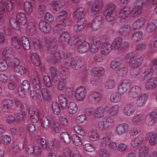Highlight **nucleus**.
Here are the masks:
<instances>
[{"instance_id":"nucleus-1","label":"nucleus","mask_w":157,"mask_h":157,"mask_svg":"<svg viewBox=\"0 0 157 157\" xmlns=\"http://www.w3.org/2000/svg\"><path fill=\"white\" fill-rule=\"evenodd\" d=\"M44 41L48 47L47 51L49 53L53 54L56 52L57 44L56 39H50L46 36L44 37Z\"/></svg>"},{"instance_id":"nucleus-2","label":"nucleus","mask_w":157,"mask_h":157,"mask_svg":"<svg viewBox=\"0 0 157 157\" xmlns=\"http://www.w3.org/2000/svg\"><path fill=\"white\" fill-rule=\"evenodd\" d=\"M84 59L82 57H75L68 60L67 63L70 64L72 68L75 70L79 69L84 64Z\"/></svg>"},{"instance_id":"nucleus-3","label":"nucleus","mask_w":157,"mask_h":157,"mask_svg":"<svg viewBox=\"0 0 157 157\" xmlns=\"http://www.w3.org/2000/svg\"><path fill=\"white\" fill-rule=\"evenodd\" d=\"M70 36L69 34L67 32H65L63 33L60 36L59 41L61 43L63 44H68L72 46L78 43L77 39H75L72 41V42L71 43L70 42L72 40H70Z\"/></svg>"},{"instance_id":"nucleus-4","label":"nucleus","mask_w":157,"mask_h":157,"mask_svg":"<svg viewBox=\"0 0 157 157\" xmlns=\"http://www.w3.org/2000/svg\"><path fill=\"white\" fill-rule=\"evenodd\" d=\"M103 24V18L102 16H97L90 24L91 29L94 31L99 29L102 27Z\"/></svg>"},{"instance_id":"nucleus-5","label":"nucleus","mask_w":157,"mask_h":157,"mask_svg":"<svg viewBox=\"0 0 157 157\" xmlns=\"http://www.w3.org/2000/svg\"><path fill=\"white\" fill-rule=\"evenodd\" d=\"M87 98L90 103L96 104L101 99V94L97 91L90 92L88 93Z\"/></svg>"},{"instance_id":"nucleus-6","label":"nucleus","mask_w":157,"mask_h":157,"mask_svg":"<svg viewBox=\"0 0 157 157\" xmlns=\"http://www.w3.org/2000/svg\"><path fill=\"white\" fill-rule=\"evenodd\" d=\"M157 120V113L151 112L147 115L145 118V122L149 125L154 124Z\"/></svg>"},{"instance_id":"nucleus-7","label":"nucleus","mask_w":157,"mask_h":157,"mask_svg":"<svg viewBox=\"0 0 157 157\" xmlns=\"http://www.w3.org/2000/svg\"><path fill=\"white\" fill-rule=\"evenodd\" d=\"M143 60V58L141 57L134 56L130 59L129 65L133 68H137L141 65Z\"/></svg>"},{"instance_id":"nucleus-8","label":"nucleus","mask_w":157,"mask_h":157,"mask_svg":"<svg viewBox=\"0 0 157 157\" xmlns=\"http://www.w3.org/2000/svg\"><path fill=\"white\" fill-rule=\"evenodd\" d=\"M39 28L43 33H48L51 30L49 23L45 21L41 20L39 23Z\"/></svg>"},{"instance_id":"nucleus-9","label":"nucleus","mask_w":157,"mask_h":157,"mask_svg":"<svg viewBox=\"0 0 157 157\" xmlns=\"http://www.w3.org/2000/svg\"><path fill=\"white\" fill-rule=\"evenodd\" d=\"M86 13V10L83 7H80L73 12V17L75 19H78L84 18Z\"/></svg>"},{"instance_id":"nucleus-10","label":"nucleus","mask_w":157,"mask_h":157,"mask_svg":"<svg viewBox=\"0 0 157 157\" xmlns=\"http://www.w3.org/2000/svg\"><path fill=\"white\" fill-rule=\"evenodd\" d=\"M87 93L86 89H76L75 97L79 101H82L85 98Z\"/></svg>"},{"instance_id":"nucleus-11","label":"nucleus","mask_w":157,"mask_h":157,"mask_svg":"<svg viewBox=\"0 0 157 157\" xmlns=\"http://www.w3.org/2000/svg\"><path fill=\"white\" fill-rule=\"evenodd\" d=\"M130 9L128 7H124L119 12L120 21L121 23L124 22L125 19L130 13Z\"/></svg>"},{"instance_id":"nucleus-12","label":"nucleus","mask_w":157,"mask_h":157,"mask_svg":"<svg viewBox=\"0 0 157 157\" xmlns=\"http://www.w3.org/2000/svg\"><path fill=\"white\" fill-rule=\"evenodd\" d=\"M67 13L66 11H63L58 13L56 19V26H58L62 24L63 21L67 18Z\"/></svg>"},{"instance_id":"nucleus-13","label":"nucleus","mask_w":157,"mask_h":157,"mask_svg":"<svg viewBox=\"0 0 157 157\" xmlns=\"http://www.w3.org/2000/svg\"><path fill=\"white\" fill-rule=\"evenodd\" d=\"M136 110L135 106L132 104H129L126 105L124 109V114L127 116L132 115Z\"/></svg>"},{"instance_id":"nucleus-14","label":"nucleus","mask_w":157,"mask_h":157,"mask_svg":"<svg viewBox=\"0 0 157 157\" xmlns=\"http://www.w3.org/2000/svg\"><path fill=\"white\" fill-rule=\"evenodd\" d=\"M2 110L3 112L8 113L13 104V101L10 99H5L2 101Z\"/></svg>"},{"instance_id":"nucleus-15","label":"nucleus","mask_w":157,"mask_h":157,"mask_svg":"<svg viewBox=\"0 0 157 157\" xmlns=\"http://www.w3.org/2000/svg\"><path fill=\"white\" fill-rule=\"evenodd\" d=\"M55 56H58L59 58L62 59H66V62L68 60L71 59V54L67 52L61 51H59L56 52H55Z\"/></svg>"},{"instance_id":"nucleus-16","label":"nucleus","mask_w":157,"mask_h":157,"mask_svg":"<svg viewBox=\"0 0 157 157\" xmlns=\"http://www.w3.org/2000/svg\"><path fill=\"white\" fill-rule=\"evenodd\" d=\"M105 73V69L101 67H97L94 68L92 70V75L97 77L101 76L104 74Z\"/></svg>"},{"instance_id":"nucleus-17","label":"nucleus","mask_w":157,"mask_h":157,"mask_svg":"<svg viewBox=\"0 0 157 157\" xmlns=\"http://www.w3.org/2000/svg\"><path fill=\"white\" fill-rule=\"evenodd\" d=\"M148 98V94H140L136 102L137 106L138 107H142L145 104Z\"/></svg>"},{"instance_id":"nucleus-18","label":"nucleus","mask_w":157,"mask_h":157,"mask_svg":"<svg viewBox=\"0 0 157 157\" xmlns=\"http://www.w3.org/2000/svg\"><path fill=\"white\" fill-rule=\"evenodd\" d=\"M112 49L111 45L109 43H105L101 45V54L106 55L108 54Z\"/></svg>"},{"instance_id":"nucleus-19","label":"nucleus","mask_w":157,"mask_h":157,"mask_svg":"<svg viewBox=\"0 0 157 157\" xmlns=\"http://www.w3.org/2000/svg\"><path fill=\"white\" fill-rule=\"evenodd\" d=\"M65 4L63 0H56L52 2V6L54 10L57 11L60 10Z\"/></svg>"},{"instance_id":"nucleus-20","label":"nucleus","mask_w":157,"mask_h":157,"mask_svg":"<svg viewBox=\"0 0 157 157\" xmlns=\"http://www.w3.org/2000/svg\"><path fill=\"white\" fill-rule=\"evenodd\" d=\"M17 21L20 24L25 25L27 22V19L25 14L22 12L18 13L16 15Z\"/></svg>"},{"instance_id":"nucleus-21","label":"nucleus","mask_w":157,"mask_h":157,"mask_svg":"<svg viewBox=\"0 0 157 157\" xmlns=\"http://www.w3.org/2000/svg\"><path fill=\"white\" fill-rule=\"evenodd\" d=\"M128 45V42L123 41L121 37H118V52H121L125 50Z\"/></svg>"},{"instance_id":"nucleus-22","label":"nucleus","mask_w":157,"mask_h":157,"mask_svg":"<svg viewBox=\"0 0 157 157\" xmlns=\"http://www.w3.org/2000/svg\"><path fill=\"white\" fill-rule=\"evenodd\" d=\"M145 87L146 88H157V78H153L149 79L146 83Z\"/></svg>"},{"instance_id":"nucleus-23","label":"nucleus","mask_w":157,"mask_h":157,"mask_svg":"<svg viewBox=\"0 0 157 157\" xmlns=\"http://www.w3.org/2000/svg\"><path fill=\"white\" fill-rule=\"evenodd\" d=\"M89 43L86 41H84L78 46L77 50L78 52L82 53L86 52L89 49Z\"/></svg>"},{"instance_id":"nucleus-24","label":"nucleus","mask_w":157,"mask_h":157,"mask_svg":"<svg viewBox=\"0 0 157 157\" xmlns=\"http://www.w3.org/2000/svg\"><path fill=\"white\" fill-rule=\"evenodd\" d=\"M157 27V20H154L148 24L147 27V31L148 33L152 32Z\"/></svg>"},{"instance_id":"nucleus-25","label":"nucleus","mask_w":157,"mask_h":157,"mask_svg":"<svg viewBox=\"0 0 157 157\" xmlns=\"http://www.w3.org/2000/svg\"><path fill=\"white\" fill-rule=\"evenodd\" d=\"M59 102L63 109H65L67 106V99L65 95L61 94L58 97Z\"/></svg>"},{"instance_id":"nucleus-26","label":"nucleus","mask_w":157,"mask_h":157,"mask_svg":"<svg viewBox=\"0 0 157 157\" xmlns=\"http://www.w3.org/2000/svg\"><path fill=\"white\" fill-rule=\"evenodd\" d=\"M100 40L95 41L93 42L90 46V50L92 53H94L98 51L101 45Z\"/></svg>"},{"instance_id":"nucleus-27","label":"nucleus","mask_w":157,"mask_h":157,"mask_svg":"<svg viewBox=\"0 0 157 157\" xmlns=\"http://www.w3.org/2000/svg\"><path fill=\"white\" fill-rule=\"evenodd\" d=\"M40 121L41 126L43 128L47 129L49 128L51 121H49L47 117L42 116L41 118Z\"/></svg>"},{"instance_id":"nucleus-28","label":"nucleus","mask_w":157,"mask_h":157,"mask_svg":"<svg viewBox=\"0 0 157 157\" xmlns=\"http://www.w3.org/2000/svg\"><path fill=\"white\" fill-rule=\"evenodd\" d=\"M29 116L31 120L33 122H36L39 119V113L37 112L33 111L31 110L29 111Z\"/></svg>"},{"instance_id":"nucleus-29","label":"nucleus","mask_w":157,"mask_h":157,"mask_svg":"<svg viewBox=\"0 0 157 157\" xmlns=\"http://www.w3.org/2000/svg\"><path fill=\"white\" fill-rule=\"evenodd\" d=\"M36 28L34 23L30 22L27 24V29L28 34L32 36L36 33Z\"/></svg>"},{"instance_id":"nucleus-30","label":"nucleus","mask_w":157,"mask_h":157,"mask_svg":"<svg viewBox=\"0 0 157 157\" xmlns=\"http://www.w3.org/2000/svg\"><path fill=\"white\" fill-rule=\"evenodd\" d=\"M128 128V125L126 123L118 124V135H121L126 133Z\"/></svg>"},{"instance_id":"nucleus-31","label":"nucleus","mask_w":157,"mask_h":157,"mask_svg":"<svg viewBox=\"0 0 157 157\" xmlns=\"http://www.w3.org/2000/svg\"><path fill=\"white\" fill-rule=\"evenodd\" d=\"M108 134L107 137H103L101 140V143L103 147L108 146L110 142V138L111 136H112V134L110 132H109Z\"/></svg>"},{"instance_id":"nucleus-32","label":"nucleus","mask_w":157,"mask_h":157,"mask_svg":"<svg viewBox=\"0 0 157 157\" xmlns=\"http://www.w3.org/2000/svg\"><path fill=\"white\" fill-rule=\"evenodd\" d=\"M31 60L33 64L36 66L39 67L40 64L39 56L36 53H33L31 55Z\"/></svg>"},{"instance_id":"nucleus-33","label":"nucleus","mask_w":157,"mask_h":157,"mask_svg":"<svg viewBox=\"0 0 157 157\" xmlns=\"http://www.w3.org/2000/svg\"><path fill=\"white\" fill-rule=\"evenodd\" d=\"M12 44L14 48L17 49H19L22 46V44L20 40L17 37L12 38Z\"/></svg>"},{"instance_id":"nucleus-34","label":"nucleus","mask_w":157,"mask_h":157,"mask_svg":"<svg viewBox=\"0 0 157 157\" xmlns=\"http://www.w3.org/2000/svg\"><path fill=\"white\" fill-rule=\"evenodd\" d=\"M140 89H130L128 93V96L132 98H135L141 94Z\"/></svg>"},{"instance_id":"nucleus-35","label":"nucleus","mask_w":157,"mask_h":157,"mask_svg":"<svg viewBox=\"0 0 157 157\" xmlns=\"http://www.w3.org/2000/svg\"><path fill=\"white\" fill-rule=\"evenodd\" d=\"M104 108L99 107L96 108L94 111V115L95 117L100 118L104 115Z\"/></svg>"},{"instance_id":"nucleus-36","label":"nucleus","mask_w":157,"mask_h":157,"mask_svg":"<svg viewBox=\"0 0 157 157\" xmlns=\"http://www.w3.org/2000/svg\"><path fill=\"white\" fill-rule=\"evenodd\" d=\"M60 139L64 143L68 144L70 143L71 139L68 133L62 132L60 135Z\"/></svg>"},{"instance_id":"nucleus-37","label":"nucleus","mask_w":157,"mask_h":157,"mask_svg":"<svg viewBox=\"0 0 157 157\" xmlns=\"http://www.w3.org/2000/svg\"><path fill=\"white\" fill-rule=\"evenodd\" d=\"M33 87L34 88H40V86L38 78L36 76L32 75L30 78Z\"/></svg>"},{"instance_id":"nucleus-38","label":"nucleus","mask_w":157,"mask_h":157,"mask_svg":"<svg viewBox=\"0 0 157 157\" xmlns=\"http://www.w3.org/2000/svg\"><path fill=\"white\" fill-rule=\"evenodd\" d=\"M57 71L56 68L53 67H52L50 68V75L51 76V80L54 83H56L58 81V78L56 75Z\"/></svg>"},{"instance_id":"nucleus-39","label":"nucleus","mask_w":157,"mask_h":157,"mask_svg":"<svg viewBox=\"0 0 157 157\" xmlns=\"http://www.w3.org/2000/svg\"><path fill=\"white\" fill-rule=\"evenodd\" d=\"M78 109L76 104L73 102L69 103L68 107L69 113L71 114H75L77 111Z\"/></svg>"},{"instance_id":"nucleus-40","label":"nucleus","mask_w":157,"mask_h":157,"mask_svg":"<svg viewBox=\"0 0 157 157\" xmlns=\"http://www.w3.org/2000/svg\"><path fill=\"white\" fill-rule=\"evenodd\" d=\"M115 8V6L113 3L107 4L105 7L104 10V13H106V12H107V13L113 14Z\"/></svg>"},{"instance_id":"nucleus-41","label":"nucleus","mask_w":157,"mask_h":157,"mask_svg":"<svg viewBox=\"0 0 157 157\" xmlns=\"http://www.w3.org/2000/svg\"><path fill=\"white\" fill-rule=\"evenodd\" d=\"M148 148L146 146H142L139 150V157H147L148 153Z\"/></svg>"},{"instance_id":"nucleus-42","label":"nucleus","mask_w":157,"mask_h":157,"mask_svg":"<svg viewBox=\"0 0 157 157\" xmlns=\"http://www.w3.org/2000/svg\"><path fill=\"white\" fill-rule=\"evenodd\" d=\"M145 20L144 18L138 19L135 22L134 26L136 29H140L143 27L145 23Z\"/></svg>"},{"instance_id":"nucleus-43","label":"nucleus","mask_w":157,"mask_h":157,"mask_svg":"<svg viewBox=\"0 0 157 157\" xmlns=\"http://www.w3.org/2000/svg\"><path fill=\"white\" fill-rule=\"evenodd\" d=\"M12 48L10 47H6L4 49L2 54L6 58H9L12 56Z\"/></svg>"},{"instance_id":"nucleus-44","label":"nucleus","mask_w":157,"mask_h":157,"mask_svg":"<svg viewBox=\"0 0 157 157\" xmlns=\"http://www.w3.org/2000/svg\"><path fill=\"white\" fill-rule=\"evenodd\" d=\"M51 126L53 131L56 133H58L60 128L59 124L56 121L51 120L50 122Z\"/></svg>"},{"instance_id":"nucleus-45","label":"nucleus","mask_w":157,"mask_h":157,"mask_svg":"<svg viewBox=\"0 0 157 157\" xmlns=\"http://www.w3.org/2000/svg\"><path fill=\"white\" fill-rule=\"evenodd\" d=\"M21 43L23 46L25 50H28L30 49V45L28 38L25 36L22 37Z\"/></svg>"},{"instance_id":"nucleus-46","label":"nucleus","mask_w":157,"mask_h":157,"mask_svg":"<svg viewBox=\"0 0 157 157\" xmlns=\"http://www.w3.org/2000/svg\"><path fill=\"white\" fill-rule=\"evenodd\" d=\"M98 125L99 128L102 131L107 130L110 126V125H108L104 120L100 121Z\"/></svg>"},{"instance_id":"nucleus-47","label":"nucleus","mask_w":157,"mask_h":157,"mask_svg":"<svg viewBox=\"0 0 157 157\" xmlns=\"http://www.w3.org/2000/svg\"><path fill=\"white\" fill-rule=\"evenodd\" d=\"M24 9L27 14H30L32 12L33 7L30 2H26L24 3Z\"/></svg>"},{"instance_id":"nucleus-48","label":"nucleus","mask_w":157,"mask_h":157,"mask_svg":"<svg viewBox=\"0 0 157 157\" xmlns=\"http://www.w3.org/2000/svg\"><path fill=\"white\" fill-rule=\"evenodd\" d=\"M131 30V27L128 25H125L121 27L118 31V34L121 35L123 33H128Z\"/></svg>"},{"instance_id":"nucleus-49","label":"nucleus","mask_w":157,"mask_h":157,"mask_svg":"<svg viewBox=\"0 0 157 157\" xmlns=\"http://www.w3.org/2000/svg\"><path fill=\"white\" fill-rule=\"evenodd\" d=\"M52 109L53 113L56 115L59 114L60 112L59 106L56 102H52Z\"/></svg>"},{"instance_id":"nucleus-50","label":"nucleus","mask_w":157,"mask_h":157,"mask_svg":"<svg viewBox=\"0 0 157 157\" xmlns=\"http://www.w3.org/2000/svg\"><path fill=\"white\" fill-rule=\"evenodd\" d=\"M154 68H149L145 70L142 75V76L143 79H144L146 78L151 77L154 73Z\"/></svg>"},{"instance_id":"nucleus-51","label":"nucleus","mask_w":157,"mask_h":157,"mask_svg":"<svg viewBox=\"0 0 157 157\" xmlns=\"http://www.w3.org/2000/svg\"><path fill=\"white\" fill-rule=\"evenodd\" d=\"M143 33L142 32H136L134 33L132 36V39L135 42L140 41L142 37Z\"/></svg>"},{"instance_id":"nucleus-52","label":"nucleus","mask_w":157,"mask_h":157,"mask_svg":"<svg viewBox=\"0 0 157 157\" xmlns=\"http://www.w3.org/2000/svg\"><path fill=\"white\" fill-rule=\"evenodd\" d=\"M143 140L142 137H136L132 141V145L133 147L137 146L142 143Z\"/></svg>"},{"instance_id":"nucleus-53","label":"nucleus","mask_w":157,"mask_h":157,"mask_svg":"<svg viewBox=\"0 0 157 157\" xmlns=\"http://www.w3.org/2000/svg\"><path fill=\"white\" fill-rule=\"evenodd\" d=\"M72 140L74 144L77 146L80 147L82 145V143L80 139L76 134H74L72 136Z\"/></svg>"},{"instance_id":"nucleus-54","label":"nucleus","mask_w":157,"mask_h":157,"mask_svg":"<svg viewBox=\"0 0 157 157\" xmlns=\"http://www.w3.org/2000/svg\"><path fill=\"white\" fill-rule=\"evenodd\" d=\"M101 10V9L97 7V6L96 7L93 5L90 10L88 12L89 15L93 16L99 13Z\"/></svg>"},{"instance_id":"nucleus-55","label":"nucleus","mask_w":157,"mask_h":157,"mask_svg":"<svg viewBox=\"0 0 157 157\" xmlns=\"http://www.w3.org/2000/svg\"><path fill=\"white\" fill-rule=\"evenodd\" d=\"M142 10V8L135 6L131 12V14L133 17H136L141 13Z\"/></svg>"},{"instance_id":"nucleus-56","label":"nucleus","mask_w":157,"mask_h":157,"mask_svg":"<svg viewBox=\"0 0 157 157\" xmlns=\"http://www.w3.org/2000/svg\"><path fill=\"white\" fill-rule=\"evenodd\" d=\"M130 83L129 81L124 79L120 82L118 87H121V88H128L130 87Z\"/></svg>"},{"instance_id":"nucleus-57","label":"nucleus","mask_w":157,"mask_h":157,"mask_svg":"<svg viewBox=\"0 0 157 157\" xmlns=\"http://www.w3.org/2000/svg\"><path fill=\"white\" fill-rule=\"evenodd\" d=\"M128 71L127 67H124L119 68L118 69V78H121L126 76Z\"/></svg>"},{"instance_id":"nucleus-58","label":"nucleus","mask_w":157,"mask_h":157,"mask_svg":"<svg viewBox=\"0 0 157 157\" xmlns=\"http://www.w3.org/2000/svg\"><path fill=\"white\" fill-rule=\"evenodd\" d=\"M88 136L90 140L93 141H96L99 139L98 133L95 132L90 131L88 133Z\"/></svg>"},{"instance_id":"nucleus-59","label":"nucleus","mask_w":157,"mask_h":157,"mask_svg":"<svg viewBox=\"0 0 157 157\" xmlns=\"http://www.w3.org/2000/svg\"><path fill=\"white\" fill-rule=\"evenodd\" d=\"M15 104L17 107L19 108L21 110H23L25 112L26 110H27V108L26 104L25 103H22L20 101L16 100L15 102Z\"/></svg>"},{"instance_id":"nucleus-60","label":"nucleus","mask_w":157,"mask_h":157,"mask_svg":"<svg viewBox=\"0 0 157 157\" xmlns=\"http://www.w3.org/2000/svg\"><path fill=\"white\" fill-rule=\"evenodd\" d=\"M150 2L149 1L144 2L142 0H137L135 3V6H138V7L142 9L143 5H144L145 6H147L148 5H149Z\"/></svg>"},{"instance_id":"nucleus-61","label":"nucleus","mask_w":157,"mask_h":157,"mask_svg":"<svg viewBox=\"0 0 157 157\" xmlns=\"http://www.w3.org/2000/svg\"><path fill=\"white\" fill-rule=\"evenodd\" d=\"M8 68V66L6 61L4 59L0 60V71H5Z\"/></svg>"},{"instance_id":"nucleus-62","label":"nucleus","mask_w":157,"mask_h":157,"mask_svg":"<svg viewBox=\"0 0 157 157\" xmlns=\"http://www.w3.org/2000/svg\"><path fill=\"white\" fill-rule=\"evenodd\" d=\"M5 10L8 11H10L13 8V4L9 0L6 1L4 3Z\"/></svg>"},{"instance_id":"nucleus-63","label":"nucleus","mask_w":157,"mask_h":157,"mask_svg":"<svg viewBox=\"0 0 157 157\" xmlns=\"http://www.w3.org/2000/svg\"><path fill=\"white\" fill-rule=\"evenodd\" d=\"M69 72L66 70H62L59 76L62 80H65L68 77Z\"/></svg>"},{"instance_id":"nucleus-64","label":"nucleus","mask_w":157,"mask_h":157,"mask_svg":"<svg viewBox=\"0 0 157 157\" xmlns=\"http://www.w3.org/2000/svg\"><path fill=\"white\" fill-rule=\"evenodd\" d=\"M149 142L150 144L151 145H154L157 144V134H152Z\"/></svg>"}]
</instances>
